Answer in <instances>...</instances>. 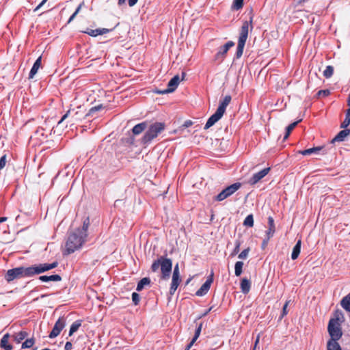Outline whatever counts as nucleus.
I'll list each match as a JSON object with an SVG mask.
<instances>
[{"label": "nucleus", "instance_id": "b1692460", "mask_svg": "<svg viewBox=\"0 0 350 350\" xmlns=\"http://www.w3.org/2000/svg\"><path fill=\"white\" fill-rule=\"evenodd\" d=\"M251 283L247 278H243L241 282V289L242 293L247 294L250 292Z\"/></svg>", "mask_w": 350, "mask_h": 350}, {"label": "nucleus", "instance_id": "a18cd8bd", "mask_svg": "<svg viewBox=\"0 0 350 350\" xmlns=\"http://www.w3.org/2000/svg\"><path fill=\"white\" fill-rule=\"evenodd\" d=\"M289 303H290V301L288 300V301H286V303L284 304L283 308H282V315L280 317L281 319H282L284 316H286L288 314L287 307H288Z\"/></svg>", "mask_w": 350, "mask_h": 350}, {"label": "nucleus", "instance_id": "7c9ffc66", "mask_svg": "<svg viewBox=\"0 0 350 350\" xmlns=\"http://www.w3.org/2000/svg\"><path fill=\"white\" fill-rule=\"evenodd\" d=\"M150 283V280L148 278H142L137 284V291H142L146 285H148Z\"/></svg>", "mask_w": 350, "mask_h": 350}, {"label": "nucleus", "instance_id": "052dcab7", "mask_svg": "<svg viewBox=\"0 0 350 350\" xmlns=\"http://www.w3.org/2000/svg\"><path fill=\"white\" fill-rule=\"evenodd\" d=\"M347 105L349 106V108H350V94H349L347 99Z\"/></svg>", "mask_w": 350, "mask_h": 350}, {"label": "nucleus", "instance_id": "774afa93", "mask_svg": "<svg viewBox=\"0 0 350 350\" xmlns=\"http://www.w3.org/2000/svg\"><path fill=\"white\" fill-rule=\"evenodd\" d=\"M32 350H37V347L33 349Z\"/></svg>", "mask_w": 350, "mask_h": 350}, {"label": "nucleus", "instance_id": "dca6fc26", "mask_svg": "<svg viewBox=\"0 0 350 350\" xmlns=\"http://www.w3.org/2000/svg\"><path fill=\"white\" fill-rule=\"evenodd\" d=\"M111 30L112 29H107V28L96 29H88L86 31H84V33H85L92 37H96L98 35H103V34L109 33Z\"/></svg>", "mask_w": 350, "mask_h": 350}, {"label": "nucleus", "instance_id": "ea45409f", "mask_svg": "<svg viewBox=\"0 0 350 350\" xmlns=\"http://www.w3.org/2000/svg\"><path fill=\"white\" fill-rule=\"evenodd\" d=\"M202 323H200L198 325V327H197V328H196V329L195 331V334H194V336H193V337L192 338L193 340L196 341V340L198 338V337L200 335V333H201V331H202Z\"/></svg>", "mask_w": 350, "mask_h": 350}, {"label": "nucleus", "instance_id": "4be33fe9", "mask_svg": "<svg viewBox=\"0 0 350 350\" xmlns=\"http://www.w3.org/2000/svg\"><path fill=\"white\" fill-rule=\"evenodd\" d=\"M301 240L299 239L297 241L295 245L294 246V247L293 249V252L291 254V258L293 260H295L298 258V256L300 254V251H301Z\"/></svg>", "mask_w": 350, "mask_h": 350}, {"label": "nucleus", "instance_id": "c03bdc74", "mask_svg": "<svg viewBox=\"0 0 350 350\" xmlns=\"http://www.w3.org/2000/svg\"><path fill=\"white\" fill-rule=\"evenodd\" d=\"M329 94H330V91L329 90H321L317 92V97H321V96L325 97V96H329Z\"/></svg>", "mask_w": 350, "mask_h": 350}, {"label": "nucleus", "instance_id": "412c9836", "mask_svg": "<svg viewBox=\"0 0 350 350\" xmlns=\"http://www.w3.org/2000/svg\"><path fill=\"white\" fill-rule=\"evenodd\" d=\"M39 280L42 282H59L62 280V277L58 274L51 275H41L39 277Z\"/></svg>", "mask_w": 350, "mask_h": 350}, {"label": "nucleus", "instance_id": "79ce46f5", "mask_svg": "<svg viewBox=\"0 0 350 350\" xmlns=\"http://www.w3.org/2000/svg\"><path fill=\"white\" fill-rule=\"evenodd\" d=\"M250 251V247H247L245 250H243L239 254V258L240 259H245L247 258L248 254H249V252Z\"/></svg>", "mask_w": 350, "mask_h": 350}, {"label": "nucleus", "instance_id": "5fc2aeb1", "mask_svg": "<svg viewBox=\"0 0 350 350\" xmlns=\"http://www.w3.org/2000/svg\"><path fill=\"white\" fill-rule=\"evenodd\" d=\"M138 0H128V3L130 7L135 5Z\"/></svg>", "mask_w": 350, "mask_h": 350}, {"label": "nucleus", "instance_id": "c9c22d12", "mask_svg": "<svg viewBox=\"0 0 350 350\" xmlns=\"http://www.w3.org/2000/svg\"><path fill=\"white\" fill-rule=\"evenodd\" d=\"M243 225L245 226H247V227H253L254 226V217L252 214L248 215L245 217V219L243 221Z\"/></svg>", "mask_w": 350, "mask_h": 350}, {"label": "nucleus", "instance_id": "c756f323", "mask_svg": "<svg viewBox=\"0 0 350 350\" xmlns=\"http://www.w3.org/2000/svg\"><path fill=\"white\" fill-rule=\"evenodd\" d=\"M81 325V320L75 321L70 326L69 331V336H72L75 332H76L78 329Z\"/></svg>", "mask_w": 350, "mask_h": 350}, {"label": "nucleus", "instance_id": "39448f33", "mask_svg": "<svg viewBox=\"0 0 350 350\" xmlns=\"http://www.w3.org/2000/svg\"><path fill=\"white\" fill-rule=\"evenodd\" d=\"M231 99L232 98L230 95H226L224 97L223 100L220 102L216 111L208 119L204 126V129H209L221 118L226 111L227 106L230 104Z\"/></svg>", "mask_w": 350, "mask_h": 350}, {"label": "nucleus", "instance_id": "2eb2a0df", "mask_svg": "<svg viewBox=\"0 0 350 350\" xmlns=\"http://www.w3.org/2000/svg\"><path fill=\"white\" fill-rule=\"evenodd\" d=\"M271 168L266 167L260 172L253 174V176L249 179L248 183L250 185H254L258 183L261 179H262L269 172Z\"/></svg>", "mask_w": 350, "mask_h": 350}, {"label": "nucleus", "instance_id": "bb28decb", "mask_svg": "<svg viewBox=\"0 0 350 350\" xmlns=\"http://www.w3.org/2000/svg\"><path fill=\"white\" fill-rule=\"evenodd\" d=\"M28 336V333L25 331H21L18 333H16L13 335L14 340L17 343L21 342L27 336Z\"/></svg>", "mask_w": 350, "mask_h": 350}, {"label": "nucleus", "instance_id": "8fccbe9b", "mask_svg": "<svg viewBox=\"0 0 350 350\" xmlns=\"http://www.w3.org/2000/svg\"><path fill=\"white\" fill-rule=\"evenodd\" d=\"M47 0H42V2L34 9V12L38 10L46 2Z\"/></svg>", "mask_w": 350, "mask_h": 350}, {"label": "nucleus", "instance_id": "4468645a", "mask_svg": "<svg viewBox=\"0 0 350 350\" xmlns=\"http://www.w3.org/2000/svg\"><path fill=\"white\" fill-rule=\"evenodd\" d=\"M213 272L208 277L206 282L201 286V287L196 291V295L198 297L205 295L211 288V285L213 282Z\"/></svg>", "mask_w": 350, "mask_h": 350}, {"label": "nucleus", "instance_id": "e433bc0d", "mask_svg": "<svg viewBox=\"0 0 350 350\" xmlns=\"http://www.w3.org/2000/svg\"><path fill=\"white\" fill-rule=\"evenodd\" d=\"M243 1L244 0H234L232 5V9L234 10L241 9L243 6Z\"/></svg>", "mask_w": 350, "mask_h": 350}, {"label": "nucleus", "instance_id": "2f4dec72", "mask_svg": "<svg viewBox=\"0 0 350 350\" xmlns=\"http://www.w3.org/2000/svg\"><path fill=\"white\" fill-rule=\"evenodd\" d=\"M243 262L242 261H237L234 265V274L236 276H239L243 271Z\"/></svg>", "mask_w": 350, "mask_h": 350}, {"label": "nucleus", "instance_id": "f03ea898", "mask_svg": "<svg viewBox=\"0 0 350 350\" xmlns=\"http://www.w3.org/2000/svg\"><path fill=\"white\" fill-rule=\"evenodd\" d=\"M85 237L83 236V232L77 228L75 232L70 233L66 242V248L64 254L68 255L81 248L85 241Z\"/></svg>", "mask_w": 350, "mask_h": 350}, {"label": "nucleus", "instance_id": "9b49d317", "mask_svg": "<svg viewBox=\"0 0 350 350\" xmlns=\"http://www.w3.org/2000/svg\"><path fill=\"white\" fill-rule=\"evenodd\" d=\"M180 77L178 75H175L172 77L167 83V88L163 90H155V93L159 94H165L168 93L173 92L178 87L180 83Z\"/></svg>", "mask_w": 350, "mask_h": 350}, {"label": "nucleus", "instance_id": "f257e3e1", "mask_svg": "<svg viewBox=\"0 0 350 350\" xmlns=\"http://www.w3.org/2000/svg\"><path fill=\"white\" fill-rule=\"evenodd\" d=\"M57 262L53 263H40L32 266L25 267H18L8 270L5 279L8 282H10L15 279L22 278H30L36 275L40 274L57 267Z\"/></svg>", "mask_w": 350, "mask_h": 350}, {"label": "nucleus", "instance_id": "423d86ee", "mask_svg": "<svg viewBox=\"0 0 350 350\" xmlns=\"http://www.w3.org/2000/svg\"><path fill=\"white\" fill-rule=\"evenodd\" d=\"M165 129V124L163 122H154L149 126L143 137L142 143L148 144L163 132Z\"/></svg>", "mask_w": 350, "mask_h": 350}, {"label": "nucleus", "instance_id": "cd10ccee", "mask_svg": "<svg viewBox=\"0 0 350 350\" xmlns=\"http://www.w3.org/2000/svg\"><path fill=\"white\" fill-rule=\"evenodd\" d=\"M322 149V147H314L308 149H306L304 150L299 151V154H301L302 155H309L313 153H318Z\"/></svg>", "mask_w": 350, "mask_h": 350}, {"label": "nucleus", "instance_id": "f704fd0d", "mask_svg": "<svg viewBox=\"0 0 350 350\" xmlns=\"http://www.w3.org/2000/svg\"><path fill=\"white\" fill-rule=\"evenodd\" d=\"M89 226H90V219H89V217H87L83 221L82 229H80L83 232V236H84V237H85V238L88 236L87 231L89 228Z\"/></svg>", "mask_w": 350, "mask_h": 350}, {"label": "nucleus", "instance_id": "338daca9", "mask_svg": "<svg viewBox=\"0 0 350 350\" xmlns=\"http://www.w3.org/2000/svg\"><path fill=\"white\" fill-rule=\"evenodd\" d=\"M190 282V279H189L187 281V283H189Z\"/></svg>", "mask_w": 350, "mask_h": 350}, {"label": "nucleus", "instance_id": "ddd939ff", "mask_svg": "<svg viewBox=\"0 0 350 350\" xmlns=\"http://www.w3.org/2000/svg\"><path fill=\"white\" fill-rule=\"evenodd\" d=\"M66 325V320L64 317H59L58 320L55 322V325L49 334V337L50 338H54L57 337L62 330L64 328Z\"/></svg>", "mask_w": 350, "mask_h": 350}, {"label": "nucleus", "instance_id": "0e129e2a", "mask_svg": "<svg viewBox=\"0 0 350 350\" xmlns=\"http://www.w3.org/2000/svg\"><path fill=\"white\" fill-rule=\"evenodd\" d=\"M185 75H186V74L185 72H182V80L184 79Z\"/></svg>", "mask_w": 350, "mask_h": 350}, {"label": "nucleus", "instance_id": "58836bf2", "mask_svg": "<svg viewBox=\"0 0 350 350\" xmlns=\"http://www.w3.org/2000/svg\"><path fill=\"white\" fill-rule=\"evenodd\" d=\"M104 108H105V107L102 104L92 107V108L90 109L88 113L85 116H92L96 111H98Z\"/></svg>", "mask_w": 350, "mask_h": 350}, {"label": "nucleus", "instance_id": "72a5a7b5", "mask_svg": "<svg viewBox=\"0 0 350 350\" xmlns=\"http://www.w3.org/2000/svg\"><path fill=\"white\" fill-rule=\"evenodd\" d=\"M35 343V340L33 338H28L25 342L22 343L21 348L22 349H29L33 346Z\"/></svg>", "mask_w": 350, "mask_h": 350}, {"label": "nucleus", "instance_id": "49530a36", "mask_svg": "<svg viewBox=\"0 0 350 350\" xmlns=\"http://www.w3.org/2000/svg\"><path fill=\"white\" fill-rule=\"evenodd\" d=\"M6 163V154H4L0 159V170L5 166Z\"/></svg>", "mask_w": 350, "mask_h": 350}, {"label": "nucleus", "instance_id": "6ab92c4d", "mask_svg": "<svg viewBox=\"0 0 350 350\" xmlns=\"http://www.w3.org/2000/svg\"><path fill=\"white\" fill-rule=\"evenodd\" d=\"M10 334H5L3 335L0 341V347L5 350H12L13 347L9 343Z\"/></svg>", "mask_w": 350, "mask_h": 350}, {"label": "nucleus", "instance_id": "9d476101", "mask_svg": "<svg viewBox=\"0 0 350 350\" xmlns=\"http://www.w3.org/2000/svg\"><path fill=\"white\" fill-rule=\"evenodd\" d=\"M180 282L181 279L180 278L178 264H176L174 268L172 283L170 288V294L171 295H173L174 294Z\"/></svg>", "mask_w": 350, "mask_h": 350}, {"label": "nucleus", "instance_id": "aec40b11", "mask_svg": "<svg viewBox=\"0 0 350 350\" xmlns=\"http://www.w3.org/2000/svg\"><path fill=\"white\" fill-rule=\"evenodd\" d=\"M269 229L267 230V239H270L274 234L275 231V227L274 224V220L272 217H268Z\"/></svg>", "mask_w": 350, "mask_h": 350}, {"label": "nucleus", "instance_id": "473e14b6", "mask_svg": "<svg viewBox=\"0 0 350 350\" xmlns=\"http://www.w3.org/2000/svg\"><path fill=\"white\" fill-rule=\"evenodd\" d=\"M350 124V108L346 111L345 118L342 122L340 127L345 129Z\"/></svg>", "mask_w": 350, "mask_h": 350}, {"label": "nucleus", "instance_id": "5701e85b", "mask_svg": "<svg viewBox=\"0 0 350 350\" xmlns=\"http://www.w3.org/2000/svg\"><path fill=\"white\" fill-rule=\"evenodd\" d=\"M338 340L329 339L327 343V350H342L341 347L338 342Z\"/></svg>", "mask_w": 350, "mask_h": 350}, {"label": "nucleus", "instance_id": "6e6d98bb", "mask_svg": "<svg viewBox=\"0 0 350 350\" xmlns=\"http://www.w3.org/2000/svg\"><path fill=\"white\" fill-rule=\"evenodd\" d=\"M259 340H260V335H258L256 339V341H255V344H254V350H255L258 343L259 342Z\"/></svg>", "mask_w": 350, "mask_h": 350}, {"label": "nucleus", "instance_id": "0eeeda50", "mask_svg": "<svg viewBox=\"0 0 350 350\" xmlns=\"http://www.w3.org/2000/svg\"><path fill=\"white\" fill-rule=\"evenodd\" d=\"M84 112L82 111L81 107H77V110L69 109L67 112L62 117L61 120L58 122V124H61L66 119L70 118L69 122L70 125L75 124L76 122L81 121L83 118Z\"/></svg>", "mask_w": 350, "mask_h": 350}, {"label": "nucleus", "instance_id": "f8f14e48", "mask_svg": "<svg viewBox=\"0 0 350 350\" xmlns=\"http://www.w3.org/2000/svg\"><path fill=\"white\" fill-rule=\"evenodd\" d=\"M234 46V42L233 41H228L226 42L224 45L219 49V51L215 56V59L222 62L225 59L228 50Z\"/></svg>", "mask_w": 350, "mask_h": 350}, {"label": "nucleus", "instance_id": "680f3d73", "mask_svg": "<svg viewBox=\"0 0 350 350\" xmlns=\"http://www.w3.org/2000/svg\"><path fill=\"white\" fill-rule=\"evenodd\" d=\"M211 310V308H209L207 311H206L205 313L203 314V316L206 315Z\"/></svg>", "mask_w": 350, "mask_h": 350}, {"label": "nucleus", "instance_id": "4c0bfd02", "mask_svg": "<svg viewBox=\"0 0 350 350\" xmlns=\"http://www.w3.org/2000/svg\"><path fill=\"white\" fill-rule=\"evenodd\" d=\"M334 73V68L332 66H327L325 70L323 71V76L328 79L330 78Z\"/></svg>", "mask_w": 350, "mask_h": 350}, {"label": "nucleus", "instance_id": "09e8293b", "mask_svg": "<svg viewBox=\"0 0 350 350\" xmlns=\"http://www.w3.org/2000/svg\"><path fill=\"white\" fill-rule=\"evenodd\" d=\"M72 348V344L71 342H66L65 344L64 349L65 350H70Z\"/></svg>", "mask_w": 350, "mask_h": 350}, {"label": "nucleus", "instance_id": "a19ab883", "mask_svg": "<svg viewBox=\"0 0 350 350\" xmlns=\"http://www.w3.org/2000/svg\"><path fill=\"white\" fill-rule=\"evenodd\" d=\"M83 5H84L83 2H82L81 3L79 4V5L76 9L75 12L71 15V16L68 19V23H70L71 21H72L74 20V18L76 17L77 14L79 12V11L81 10V9Z\"/></svg>", "mask_w": 350, "mask_h": 350}, {"label": "nucleus", "instance_id": "f3484780", "mask_svg": "<svg viewBox=\"0 0 350 350\" xmlns=\"http://www.w3.org/2000/svg\"><path fill=\"white\" fill-rule=\"evenodd\" d=\"M42 64V56H40L34 62L29 74V79H33Z\"/></svg>", "mask_w": 350, "mask_h": 350}, {"label": "nucleus", "instance_id": "de8ad7c7", "mask_svg": "<svg viewBox=\"0 0 350 350\" xmlns=\"http://www.w3.org/2000/svg\"><path fill=\"white\" fill-rule=\"evenodd\" d=\"M241 243L239 241L235 242V247L232 253V255H235L239 253L240 250Z\"/></svg>", "mask_w": 350, "mask_h": 350}, {"label": "nucleus", "instance_id": "a211bd4d", "mask_svg": "<svg viewBox=\"0 0 350 350\" xmlns=\"http://www.w3.org/2000/svg\"><path fill=\"white\" fill-rule=\"evenodd\" d=\"M349 134V129L342 130L334 137V138L332 139L331 142L333 144L336 142H342L345 140V137H347Z\"/></svg>", "mask_w": 350, "mask_h": 350}, {"label": "nucleus", "instance_id": "603ef678", "mask_svg": "<svg viewBox=\"0 0 350 350\" xmlns=\"http://www.w3.org/2000/svg\"><path fill=\"white\" fill-rule=\"evenodd\" d=\"M196 341L191 340V342L187 345L185 350H189L191 347L193 345Z\"/></svg>", "mask_w": 350, "mask_h": 350}, {"label": "nucleus", "instance_id": "a878e982", "mask_svg": "<svg viewBox=\"0 0 350 350\" xmlns=\"http://www.w3.org/2000/svg\"><path fill=\"white\" fill-rule=\"evenodd\" d=\"M340 305L346 311L350 312V293L342 299Z\"/></svg>", "mask_w": 350, "mask_h": 350}, {"label": "nucleus", "instance_id": "3c124183", "mask_svg": "<svg viewBox=\"0 0 350 350\" xmlns=\"http://www.w3.org/2000/svg\"><path fill=\"white\" fill-rule=\"evenodd\" d=\"M47 0H42V2L34 9V12L38 10L46 2Z\"/></svg>", "mask_w": 350, "mask_h": 350}, {"label": "nucleus", "instance_id": "6e6552de", "mask_svg": "<svg viewBox=\"0 0 350 350\" xmlns=\"http://www.w3.org/2000/svg\"><path fill=\"white\" fill-rule=\"evenodd\" d=\"M330 339L339 340L342 336V332L339 323V319H331L327 326Z\"/></svg>", "mask_w": 350, "mask_h": 350}, {"label": "nucleus", "instance_id": "bf43d9fd", "mask_svg": "<svg viewBox=\"0 0 350 350\" xmlns=\"http://www.w3.org/2000/svg\"><path fill=\"white\" fill-rule=\"evenodd\" d=\"M7 219H8V218L5 217H0V223L5 221Z\"/></svg>", "mask_w": 350, "mask_h": 350}, {"label": "nucleus", "instance_id": "20e7f679", "mask_svg": "<svg viewBox=\"0 0 350 350\" xmlns=\"http://www.w3.org/2000/svg\"><path fill=\"white\" fill-rule=\"evenodd\" d=\"M159 267H161V278L163 280H168L170 278L172 268V262L170 258L161 256L157 260H154L151 266V270L153 272L157 271Z\"/></svg>", "mask_w": 350, "mask_h": 350}, {"label": "nucleus", "instance_id": "1a4fd4ad", "mask_svg": "<svg viewBox=\"0 0 350 350\" xmlns=\"http://www.w3.org/2000/svg\"><path fill=\"white\" fill-rule=\"evenodd\" d=\"M241 185L242 184L241 183L237 182L228 186L216 196H215L214 200L218 202L224 200L225 199L232 196L236 191H237L241 187Z\"/></svg>", "mask_w": 350, "mask_h": 350}, {"label": "nucleus", "instance_id": "13d9d810", "mask_svg": "<svg viewBox=\"0 0 350 350\" xmlns=\"http://www.w3.org/2000/svg\"><path fill=\"white\" fill-rule=\"evenodd\" d=\"M126 3V0H118V5H122L124 4H125Z\"/></svg>", "mask_w": 350, "mask_h": 350}, {"label": "nucleus", "instance_id": "37998d69", "mask_svg": "<svg viewBox=\"0 0 350 350\" xmlns=\"http://www.w3.org/2000/svg\"><path fill=\"white\" fill-rule=\"evenodd\" d=\"M132 301L135 306H137L139 304L140 301V297L139 295L137 293H132Z\"/></svg>", "mask_w": 350, "mask_h": 350}, {"label": "nucleus", "instance_id": "864d4df0", "mask_svg": "<svg viewBox=\"0 0 350 350\" xmlns=\"http://www.w3.org/2000/svg\"><path fill=\"white\" fill-rule=\"evenodd\" d=\"M196 341L191 340V342L187 345L185 350H189L191 347L193 345Z\"/></svg>", "mask_w": 350, "mask_h": 350}, {"label": "nucleus", "instance_id": "e2e57ef3", "mask_svg": "<svg viewBox=\"0 0 350 350\" xmlns=\"http://www.w3.org/2000/svg\"><path fill=\"white\" fill-rule=\"evenodd\" d=\"M211 310V308H209L207 311H206L205 313L203 314V316L206 315Z\"/></svg>", "mask_w": 350, "mask_h": 350}, {"label": "nucleus", "instance_id": "393cba45", "mask_svg": "<svg viewBox=\"0 0 350 350\" xmlns=\"http://www.w3.org/2000/svg\"><path fill=\"white\" fill-rule=\"evenodd\" d=\"M147 127V123L143 122L142 123L136 124L132 129L134 135H139L142 133Z\"/></svg>", "mask_w": 350, "mask_h": 350}, {"label": "nucleus", "instance_id": "69168bd1", "mask_svg": "<svg viewBox=\"0 0 350 350\" xmlns=\"http://www.w3.org/2000/svg\"><path fill=\"white\" fill-rule=\"evenodd\" d=\"M191 124V122H190L189 123H187V122L186 125H187V126H188L189 124Z\"/></svg>", "mask_w": 350, "mask_h": 350}, {"label": "nucleus", "instance_id": "7ed1b4c3", "mask_svg": "<svg viewBox=\"0 0 350 350\" xmlns=\"http://www.w3.org/2000/svg\"><path fill=\"white\" fill-rule=\"evenodd\" d=\"M253 16L250 17V21H243L242 25L239 31V36L236 51V57L240 58L243 53L245 42L248 38L249 31L253 29Z\"/></svg>", "mask_w": 350, "mask_h": 350}, {"label": "nucleus", "instance_id": "c85d7f7f", "mask_svg": "<svg viewBox=\"0 0 350 350\" xmlns=\"http://www.w3.org/2000/svg\"><path fill=\"white\" fill-rule=\"evenodd\" d=\"M301 120H299L296 122H294L291 124H290L286 129V134L284 137V140H286L288 139V136L290 135L291 131L295 129V127L297 125V124L301 122Z\"/></svg>", "mask_w": 350, "mask_h": 350}, {"label": "nucleus", "instance_id": "4d7b16f0", "mask_svg": "<svg viewBox=\"0 0 350 350\" xmlns=\"http://www.w3.org/2000/svg\"><path fill=\"white\" fill-rule=\"evenodd\" d=\"M269 239H267V238L266 239H265L263 241H262V247H265L267 245V243L269 241Z\"/></svg>", "mask_w": 350, "mask_h": 350}]
</instances>
